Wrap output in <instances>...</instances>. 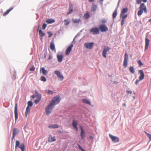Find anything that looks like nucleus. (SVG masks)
Returning a JSON list of instances; mask_svg holds the SVG:
<instances>
[{"label": "nucleus", "mask_w": 151, "mask_h": 151, "mask_svg": "<svg viewBox=\"0 0 151 151\" xmlns=\"http://www.w3.org/2000/svg\"><path fill=\"white\" fill-rule=\"evenodd\" d=\"M123 106H126V105L125 104H123Z\"/></svg>", "instance_id": "obj_60"}, {"label": "nucleus", "mask_w": 151, "mask_h": 151, "mask_svg": "<svg viewBox=\"0 0 151 151\" xmlns=\"http://www.w3.org/2000/svg\"><path fill=\"white\" fill-rule=\"evenodd\" d=\"M19 132V130L17 128H14L13 129V137L12 139L13 140L15 136L17 134L18 132Z\"/></svg>", "instance_id": "obj_20"}, {"label": "nucleus", "mask_w": 151, "mask_h": 151, "mask_svg": "<svg viewBox=\"0 0 151 151\" xmlns=\"http://www.w3.org/2000/svg\"><path fill=\"white\" fill-rule=\"evenodd\" d=\"M29 70L30 71H34L35 70V69L32 68H30Z\"/></svg>", "instance_id": "obj_55"}, {"label": "nucleus", "mask_w": 151, "mask_h": 151, "mask_svg": "<svg viewBox=\"0 0 151 151\" xmlns=\"http://www.w3.org/2000/svg\"><path fill=\"white\" fill-rule=\"evenodd\" d=\"M97 8V5L94 4H93L91 9V11L92 12H95L96 9Z\"/></svg>", "instance_id": "obj_32"}, {"label": "nucleus", "mask_w": 151, "mask_h": 151, "mask_svg": "<svg viewBox=\"0 0 151 151\" xmlns=\"http://www.w3.org/2000/svg\"><path fill=\"white\" fill-rule=\"evenodd\" d=\"M52 58V57L51 55H50L49 56L48 59V60H50Z\"/></svg>", "instance_id": "obj_54"}, {"label": "nucleus", "mask_w": 151, "mask_h": 151, "mask_svg": "<svg viewBox=\"0 0 151 151\" xmlns=\"http://www.w3.org/2000/svg\"><path fill=\"white\" fill-rule=\"evenodd\" d=\"M48 140L50 142H54L56 140L55 137H52L51 135L49 136Z\"/></svg>", "instance_id": "obj_26"}, {"label": "nucleus", "mask_w": 151, "mask_h": 151, "mask_svg": "<svg viewBox=\"0 0 151 151\" xmlns=\"http://www.w3.org/2000/svg\"><path fill=\"white\" fill-rule=\"evenodd\" d=\"M117 15V9H116L112 14V17L113 19H114L116 17Z\"/></svg>", "instance_id": "obj_33"}, {"label": "nucleus", "mask_w": 151, "mask_h": 151, "mask_svg": "<svg viewBox=\"0 0 151 151\" xmlns=\"http://www.w3.org/2000/svg\"><path fill=\"white\" fill-rule=\"evenodd\" d=\"M99 27L100 31L102 32H105L108 30L107 27L104 24L100 25Z\"/></svg>", "instance_id": "obj_9"}, {"label": "nucleus", "mask_w": 151, "mask_h": 151, "mask_svg": "<svg viewBox=\"0 0 151 151\" xmlns=\"http://www.w3.org/2000/svg\"><path fill=\"white\" fill-rule=\"evenodd\" d=\"M32 105H33L32 102L31 101H29L28 102V106H29H29H32Z\"/></svg>", "instance_id": "obj_43"}, {"label": "nucleus", "mask_w": 151, "mask_h": 151, "mask_svg": "<svg viewBox=\"0 0 151 151\" xmlns=\"http://www.w3.org/2000/svg\"><path fill=\"white\" fill-rule=\"evenodd\" d=\"M101 1H103L104 0H100Z\"/></svg>", "instance_id": "obj_64"}, {"label": "nucleus", "mask_w": 151, "mask_h": 151, "mask_svg": "<svg viewBox=\"0 0 151 151\" xmlns=\"http://www.w3.org/2000/svg\"><path fill=\"white\" fill-rule=\"evenodd\" d=\"M78 146L79 147V149L81 150L82 151H85L81 147V146L80 145H78Z\"/></svg>", "instance_id": "obj_49"}, {"label": "nucleus", "mask_w": 151, "mask_h": 151, "mask_svg": "<svg viewBox=\"0 0 151 151\" xmlns=\"http://www.w3.org/2000/svg\"><path fill=\"white\" fill-rule=\"evenodd\" d=\"M55 73L56 75L59 78L60 81H62L63 80L64 77L63 76L61 75L60 71L58 70H55Z\"/></svg>", "instance_id": "obj_10"}, {"label": "nucleus", "mask_w": 151, "mask_h": 151, "mask_svg": "<svg viewBox=\"0 0 151 151\" xmlns=\"http://www.w3.org/2000/svg\"><path fill=\"white\" fill-rule=\"evenodd\" d=\"M31 96L32 98H34L35 97V95H33L32 96Z\"/></svg>", "instance_id": "obj_59"}, {"label": "nucleus", "mask_w": 151, "mask_h": 151, "mask_svg": "<svg viewBox=\"0 0 151 151\" xmlns=\"http://www.w3.org/2000/svg\"><path fill=\"white\" fill-rule=\"evenodd\" d=\"M73 22L74 23H79L81 22V19H72Z\"/></svg>", "instance_id": "obj_27"}, {"label": "nucleus", "mask_w": 151, "mask_h": 151, "mask_svg": "<svg viewBox=\"0 0 151 151\" xmlns=\"http://www.w3.org/2000/svg\"><path fill=\"white\" fill-rule=\"evenodd\" d=\"M46 93H47L48 94H52L53 93V92L50 90H46L45 91Z\"/></svg>", "instance_id": "obj_38"}, {"label": "nucleus", "mask_w": 151, "mask_h": 151, "mask_svg": "<svg viewBox=\"0 0 151 151\" xmlns=\"http://www.w3.org/2000/svg\"><path fill=\"white\" fill-rule=\"evenodd\" d=\"M128 10V9L127 8H123L120 14L123 15V14H124L127 12Z\"/></svg>", "instance_id": "obj_29"}, {"label": "nucleus", "mask_w": 151, "mask_h": 151, "mask_svg": "<svg viewBox=\"0 0 151 151\" xmlns=\"http://www.w3.org/2000/svg\"><path fill=\"white\" fill-rule=\"evenodd\" d=\"M90 16L89 13L88 11H87L84 14L83 17L86 19H88L89 18Z\"/></svg>", "instance_id": "obj_28"}, {"label": "nucleus", "mask_w": 151, "mask_h": 151, "mask_svg": "<svg viewBox=\"0 0 151 151\" xmlns=\"http://www.w3.org/2000/svg\"><path fill=\"white\" fill-rule=\"evenodd\" d=\"M136 3L138 4H140L141 3L142 1L146 3L147 1V0H136Z\"/></svg>", "instance_id": "obj_35"}, {"label": "nucleus", "mask_w": 151, "mask_h": 151, "mask_svg": "<svg viewBox=\"0 0 151 151\" xmlns=\"http://www.w3.org/2000/svg\"><path fill=\"white\" fill-rule=\"evenodd\" d=\"M55 22V20L51 19H47L46 20V22L48 24L52 23Z\"/></svg>", "instance_id": "obj_31"}, {"label": "nucleus", "mask_w": 151, "mask_h": 151, "mask_svg": "<svg viewBox=\"0 0 151 151\" xmlns=\"http://www.w3.org/2000/svg\"><path fill=\"white\" fill-rule=\"evenodd\" d=\"M59 133H62L61 132V131H59Z\"/></svg>", "instance_id": "obj_61"}, {"label": "nucleus", "mask_w": 151, "mask_h": 151, "mask_svg": "<svg viewBox=\"0 0 151 151\" xmlns=\"http://www.w3.org/2000/svg\"><path fill=\"white\" fill-rule=\"evenodd\" d=\"M13 9V7H11L9 9H8L6 12H5L3 14V16H5L7 15L9 12Z\"/></svg>", "instance_id": "obj_30"}, {"label": "nucleus", "mask_w": 151, "mask_h": 151, "mask_svg": "<svg viewBox=\"0 0 151 151\" xmlns=\"http://www.w3.org/2000/svg\"><path fill=\"white\" fill-rule=\"evenodd\" d=\"M93 42L87 43L84 44V46L86 48L88 49H91L93 47Z\"/></svg>", "instance_id": "obj_11"}, {"label": "nucleus", "mask_w": 151, "mask_h": 151, "mask_svg": "<svg viewBox=\"0 0 151 151\" xmlns=\"http://www.w3.org/2000/svg\"><path fill=\"white\" fill-rule=\"evenodd\" d=\"M94 1V0H88V1H89V2H93Z\"/></svg>", "instance_id": "obj_58"}, {"label": "nucleus", "mask_w": 151, "mask_h": 151, "mask_svg": "<svg viewBox=\"0 0 151 151\" xmlns=\"http://www.w3.org/2000/svg\"><path fill=\"white\" fill-rule=\"evenodd\" d=\"M78 16L80 17H82V14H79V15H78Z\"/></svg>", "instance_id": "obj_56"}, {"label": "nucleus", "mask_w": 151, "mask_h": 151, "mask_svg": "<svg viewBox=\"0 0 151 151\" xmlns=\"http://www.w3.org/2000/svg\"><path fill=\"white\" fill-rule=\"evenodd\" d=\"M50 49L53 51H55V46L54 43L52 42H51L50 46Z\"/></svg>", "instance_id": "obj_21"}, {"label": "nucleus", "mask_w": 151, "mask_h": 151, "mask_svg": "<svg viewBox=\"0 0 151 151\" xmlns=\"http://www.w3.org/2000/svg\"><path fill=\"white\" fill-rule=\"evenodd\" d=\"M139 8V10L137 13V14L138 16L141 15L142 14L143 11L145 13H147V9L144 3H142L141 4Z\"/></svg>", "instance_id": "obj_1"}, {"label": "nucleus", "mask_w": 151, "mask_h": 151, "mask_svg": "<svg viewBox=\"0 0 151 151\" xmlns=\"http://www.w3.org/2000/svg\"><path fill=\"white\" fill-rule=\"evenodd\" d=\"M63 57V55H57V58L58 61L60 63L62 61Z\"/></svg>", "instance_id": "obj_25"}, {"label": "nucleus", "mask_w": 151, "mask_h": 151, "mask_svg": "<svg viewBox=\"0 0 151 151\" xmlns=\"http://www.w3.org/2000/svg\"><path fill=\"white\" fill-rule=\"evenodd\" d=\"M73 5L71 3H70L69 4V7L68 8V9L69 10V11L67 12V14H69L72 13L73 12Z\"/></svg>", "instance_id": "obj_15"}, {"label": "nucleus", "mask_w": 151, "mask_h": 151, "mask_svg": "<svg viewBox=\"0 0 151 151\" xmlns=\"http://www.w3.org/2000/svg\"><path fill=\"white\" fill-rule=\"evenodd\" d=\"M111 48L108 46H106L104 48L102 55L105 58H106V54L107 52H108Z\"/></svg>", "instance_id": "obj_6"}, {"label": "nucleus", "mask_w": 151, "mask_h": 151, "mask_svg": "<svg viewBox=\"0 0 151 151\" xmlns=\"http://www.w3.org/2000/svg\"><path fill=\"white\" fill-rule=\"evenodd\" d=\"M78 146L79 147V149L81 150L82 151H85L81 147V146L80 145H78Z\"/></svg>", "instance_id": "obj_48"}, {"label": "nucleus", "mask_w": 151, "mask_h": 151, "mask_svg": "<svg viewBox=\"0 0 151 151\" xmlns=\"http://www.w3.org/2000/svg\"><path fill=\"white\" fill-rule=\"evenodd\" d=\"M20 142L19 141L17 140L16 142L15 148H17L18 147L20 148L22 151H24L25 146L24 144H21L19 146Z\"/></svg>", "instance_id": "obj_5"}, {"label": "nucleus", "mask_w": 151, "mask_h": 151, "mask_svg": "<svg viewBox=\"0 0 151 151\" xmlns=\"http://www.w3.org/2000/svg\"><path fill=\"white\" fill-rule=\"evenodd\" d=\"M60 100V96H55L54 97L51 102L50 103V104H52V105L54 106V105L58 104Z\"/></svg>", "instance_id": "obj_3"}, {"label": "nucleus", "mask_w": 151, "mask_h": 151, "mask_svg": "<svg viewBox=\"0 0 151 151\" xmlns=\"http://www.w3.org/2000/svg\"><path fill=\"white\" fill-rule=\"evenodd\" d=\"M101 22L102 23L104 24L107 22V21L105 19H104L101 20Z\"/></svg>", "instance_id": "obj_51"}, {"label": "nucleus", "mask_w": 151, "mask_h": 151, "mask_svg": "<svg viewBox=\"0 0 151 151\" xmlns=\"http://www.w3.org/2000/svg\"><path fill=\"white\" fill-rule=\"evenodd\" d=\"M73 47V45L72 44L67 48L65 52V54L66 55H68L70 53L72 50V48Z\"/></svg>", "instance_id": "obj_14"}, {"label": "nucleus", "mask_w": 151, "mask_h": 151, "mask_svg": "<svg viewBox=\"0 0 151 151\" xmlns=\"http://www.w3.org/2000/svg\"><path fill=\"white\" fill-rule=\"evenodd\" d=\"M40 80L41 81L45 82L46 81V79L45 77L44 76H42L40 77Z\"/></svg>", "instance_id": "obj_42"}, {"label": "nucleus", "mask_w": 151, "mask_h": 151, "mask_svg": "<svg viewBox=\"0 0 151 151\" xmlns=\"http://www.w3.org/2000/svg\"><path fill=\"white\" fill-rule=\"evenodd\" d=\"M129 70L131 73H134V69L133 66H131L129 68Z\"/></svg>", "instance_id": "obj_37"}, {"label": "nucleus", "mask_w": 151, "mask_h": 151, "mask_svg": "<svg viewBox=\"0 0 151 151\" xmlns=\"http://www.w3.org/2000/svg\"><path fill=\"white\" fill-rule=\"evenodd\" d=\"M49 128L50 129H55L58 128V126L56 124H51L48 126Z\"/></svg>", "instance_id": "obj_24"}, {"label": "nucleus", "mask_w": 151, "mask_h": 151, "mask_svg": "<svg viewBox=\"0 0 151 151\" xmlns=\"http://www.w3.org/2000/svg\"><path fill=\"white\" fill-rule=\"evenodd\" d=\"M99 29L97 28H92L90 30V33L93 35H96L99 34Z\"/></svg>", "instance_id": "obj_8"}, {"label": "nucleus", "mask_w": 151, "mask_h": 151, "mask_svg": "<svg viewBox=\"0 0 151 151\" xmlns=\"http://www.w3.org/2000/svg\"><path fill=\"white\" fill-rule=\"evenodd\" d=\"M47 33L48 34V37H50L52 35V34L51 32H47Z\"/></svg>", "instance_id": "obj_46"}, {"label": "nucleus", "mask_w": 151, "mask_h": 151, "mask_svg": "<svg viewBox=\"0 0 151 151\" xmlns=\"http://www.w3.org/2000/svg\"><path fill=\"white\" fill-rule=\"evenodd\" d=\"M81 138L82 139H83L85 137V132L83 130L82 127H81Z\"/></svg>", "instance_id": "obj_18"}, {"label": "nucleus", "mask_w": 151, "mask_h": 151, "mask_svg": "<svg viewBox=\"0 0 151 151\" xmlns=\"http://www.w3.org/2000/svg\"><path fill=\"white\" fill-rule=\"evenodd\" d=\"M47 26V24L45 23L43 24L42 26V29H45Z\"/></svg>", "instance_id": "obj_45"}, {"label": "nucleus", "mask_w": 151, "mask_h": 151, "mask_svg": "<svg viewBox=\"0 0 151 151\" xmlns=\"http://www.w3.org/2000/svg\"><path fill=\"white\" fill-rule=\"evenodd\" d=\"M89 138L91 139H93V137L92 136H89Z\"/></svg>", "instance_id": "obj_57"}, {"label": "nucleus", "mask_w": 151, "mask_h": 151, "mask_svg": "<svg viewBox=\"0 0 151 151\" xmlns=\"http://www.w3.org/2000/svg\"><path fill=\"white\" fill-rule=\"evenodd\" d=\"M78 146L79 147V149L81 150L82 151H85L81 147V146L80 145H78Z\"/></svg>", "instance_id": "obj_47"}, {"label": "nucleus", "mask_w": 151, "mask_h": 151, "mask_svg": "<svg viewBox=\"0 0 151 151\" xmlns=\"http://www.w3.org/2000/svg\"><path fill=\"white\" fill-rule=\"evenodd\" d=\"M40 71L44 75H46L48 73L47 71L45 69L44 67L40 69Z\"/></svg>", "instance_id": "obj_19"}, {"label": "nucleus", "mask_w": 151, "mask_h": 151, "mask_svg": "<svg viewBox=\"0 0 151 151\" xmlns=\"http://www.w3.org/2000/svg\"><path fill=\"white\" fill-rule=\"evenodd\" d=\"M140 76L139 77V79L137 80L135 82V84L137 85L140 81L143 80L144 78L145 75L143 70H140L138 71Z\"/></svg>", "instance_id": "obj_2"}, {"label": "nucleus", "mask_w": 151, "mask_h": 151, "mask_svg": "<svg viewBox=\"0 0 151 151\" xmlns=\"http://www.w3.org/2000/svg\"><path fill=\"white\" fill-rule=\"evenodd\" d=\"M52 104L49 103V104L47 106L45 109V113L47 115H49L51 112L52 110L54 107L52 105Z\"/></svg>", "instance_id": "obj_4"}, {"label": "nucleus", "mask_w": 151, "mask_h": 151, "mask_svg": "<svg viewBox=\"0 0 151 151\" xmlns=\"http://www.w3.org/2000/svg\"><path fill=\"white\" fill-rule=\"evenodd\" d=\"M127 17V14H123V15L120 14V17L122 18V19L125 20V18Z\"/></svg>", "instance_id": "obj_40"}, {"label": "nucleus", "mask_w": 151, "mask_h": 151, "mask_svg": "<svg viewBox=\"0 0 151 151\" xmlns=\"http://www.w3.org/2000/svg\"><path fill=\"white\" fill-rule=\"evenodd\" d=\"M145 50H146L148 48L150 40L149 39L147 38V37H146L145 39Z\"/></svg>", "instance_id": "obj_16"}, {"label": "nucleus", "mask_w": 151, "mask_h": 151, "mask_svg": "<svg viewBox=\"0 0 151 151\" xmlns=\"http://www.w3.org/2000/svg\"><path fill=\"white\" fill-rule=\"evenodd\" d=\"M110 138L114 142H119V139L118 137H114L110 134H109Z\"/></svg>", "instance_id": "obj_12"}, {"label": "nucleus", "mask_w": 151, "mask_h": 151, "mask_svg": "<svg viewBox=\"0 0 151 151\" xmlns=\"http://www.w3.org/2000/svg\"><path fill=\"white\" fill-rule=\"evenodd\" d=\"M145 134L147 135V137L149 138L150 141L151 140V134L147 133V132L145 131Z\"/></svg>", "instance_id": "obj_41"}, {"label": "nucleus", "mask_w": 151, "mask_h": 151, "mask_svg": "<svg viewBox=\"0 0 151 151\" xmlns=\"http://www.w3.org/2000/svg\"><path fill=\"white\" fill-rule=\"evenodd\" d=\"M64 24L65 25H68L70 23L68 19H65L64 20Z\"/></svg>", "instance_id": "obj_39"}, {"label": "nucleus", "mask_w": 151, "mask_h": 151, "mask_svg": "<svg viewBox=\"0 0 151 151\" xmlns=\"http://www.w3.org/2000/svg\"><path fill=\"white\" fill-rule=\"evenodd\" d=\"M41 96L40 94H39L37 96V99L35 101V103L36 104L38 103L41 99Z\"/></svg>", "instance_id": "obj_23"}, {"label": "nucleus", "mask_w": 151, "mask_h": 151, "mask_svg": "<svg viewBox=\"0 0 151 151\" xmlns=\"http://www.w3.org/2000/svg\"><path fill=\"white\" fill-rule=\"evenodd\" d=\"M149 21L151 22V19H150V20H149Z\"/></svg>", "instance_id": "obj_63"}, {"label": "nucleus", "mask_w": 151, "mask_h": 151, "mask_svg": "<svg viewBox=\"0 0 151 151\" xmlns=\"http://www.w3.org/2000/svg\"><path fill=\"white\" fill-rule=\"evenodd\" d=\"M30 109L29 106H27L26 111L25 113V116L27 117L28 114L30 112Z\"/></svg>", "instance_id": "obj_22"}, {"label": "nucleus", "mask_w": 151, "mask_h": 151, "mask_svg": "<svg viewBox=\"0 0 151 151\" xmlns=\"http://www.w3.org/2000/svg\"><path fill=\"white\" fill-rule=\"evenodd\" d=\"M78 146L79 147V149L81 150L82 151H85L81 147V146L80 145H78Z\"/></svg>", "instance_id": "obj_50"}, {"label": "nucleus", "mask_w": 151, "mask_h": 151, "mask_svg": "<svg viewBox=\"0 0 151 151\" xmlns=\"http://www.w3.org/2000/svg\"><path fill=\"white\" fill-rule=\"evenodd\" d=\"M128 58V55L127 52H125L124 54V60L123 63L124 66L125 68H126L127 66Z\"/></svg>", "instance_id": "obj_7"}, {"label": "nucleus", "mask_w": 151, "mask_h": 151, "mask_svg": "<svg viewBox=\"0 0 151 151\" xmlns=\"http://www.w3.org/2000/svg\"><path fill=\"white\" fill-rule=\"evenodd\" d=\"M82 101L83 102L89 105H91V103L89 101L85 99H82Z\"/></svg>", "instance_id": "obj_34"}, {"label": "nucleus", "mask_w": 151, "mask_h": 151, "mask_svg": "<svg viewBox=\"0 0 151 151\" xmlns=\"http://www.w3.org/2000/svg\"><path fill=\"white\" fill-rule=\"evenodd\" d=\"M137 63L140 66H141V65H143V63H142L141 61L140 60H139L138 61Z\"/></svg>", "instance_id": "obj_44"}, {"label": "nucleus", "mask_w": 151, "mask_h": 151, "mask_svg": "<svg viewBox=\"0 0 151 151\" xmlns=\"http://www.w3.org/2000/svg\"><path fill=\"white\" fill-rule=\"evenodd\" d=\"M124 19H122V21H121V25L122 26H123L124 25Z\"/></svg>", "instance_id": "obj_52"}, {"label": "nucleus", "mask_w": 151, "mask_h": 151, "mask_svg": "<svg viewBox=\"0 0 151 151\" xmlns=\"http://www.w3.org/2000/svg\"><path fill=\"white\" fill-rule=\"evenodd\" d=\"M17 103L15 105V108H14V111L15 121H16L18 119V111H17Z\"/></svg>", "instance_id": "obj_13"}, {"label": "nucleus", "mask_w": 151, "mask_h": 151, "mask_svg": "<svg viewBox=\"0 0 151 151\" xmlns=\"http://www.w3.org/2000/svg\"><path fill=\"white\" fill-rule=\"evenodd\" d=\"M127 93L129 94H132V92L131 91H126Z\"/></svg>", "instance_id": "obj_53"}, {"label": "nucleus", "mask_w": 151, "mask_h": 151, "mask_svg": "<svg viewBox=\"0 0 151 151\" xmlns=\"http://www.w3.org/2000/svg\"><path fill=\"white\" fill-rule=\"evenodd\" d=\"M39 26H38V29H37V30H38L39 29Z\"/></svg>", "instance_id": "obj_62"}, {"label": "nucleus", "mask_w": 151, "mask_h": 151, "mask_svg": "<svg viewBox=\"0 0 151 151\" xmlns=\"http://www.w3.org/2000/svg\"><path fill=\"white\" fill-rule=\"evenodd\" d=\"M78 123L76 120H73L72 125L73 127L77 131L78 130V127H77Z\"/></svg>", "instance_id": "obj_17"}, {"label": "nucleus", "mask_w": 151, "mask_h": 151, "mask_svg": "<svg viewBox=\"0 0 151 151\" xmlns=\"http://www.w3.org/2000/svg\"><path fill=\"white\" fill-rule=\"evenodd\" d=\"M39 35L41 37H43L45 35V33H43L41 30L39 31Z\"/></svg>", "instance_id": "obj_36"}]
</instances>
